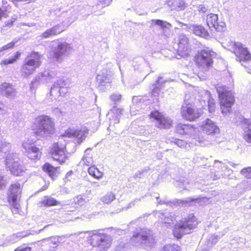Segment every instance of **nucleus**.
I'll list each match as a JSON object with an SVG mask.
<instances>
[{"label":"nucleus","mask_w":251,"mask_h":251,"mask_svg":"<svg viewBox=\"0 0 251 251\" xmlns=\"http://www.w3.org/2000/svg\"><path fill=\"white\" fill-rule=\"evenodd\" d=\"M50 13L52 17L61 22L59 25L64 28V30L74 23L77 17V12L74 9L61 11L60 8H56L52 10Z\"/></svg>","instance_id":"nucleus-7"},{"label":"nucleus","mask_w":251,"mask_h":251,"mask_svg":"<svg viewBox=\"0 0 251 251\" xmlns=\"http://www.w3.org/2000/svg\"><path fill=\"white\" fill-rule=\"evenodd\" d=\"M149 169L148 168H145L142 171H138L135 175V177H140L141 176L143 175L144 173H147Z\"/></svg>","instance_id":"nucleus-59"},{"label":"nucleus","mask_w":251,"mask_h":251,"mask_svg":"<svg viewBox=\"0 0 251 251\" xmlns=\"http://www.w3.org/2000/svg\"><path fill=\"white\" fill-rule=\"evenodd\" d=\"M21 53L19 51H17L15 56L12 57H9L8 58L3 60L1 62V64L8 65L9 64H12L15 62L20 57Z\"/></svg>","instance_id":"nucleus-38"},{"label":"nucleus","mask_w":251,"mask_h":251,"mask_svg":"<svg viewBox=\"0 0 251 251\" xmlns=\"http://www.w3.org/2000/svg\"><path fill=\"white\" fill-rule=\"evenodd\" d=\"M150 117L156 120L155 126L159 128H170L173 126V121L171 119L166 118L159 111L155 110L152 111Z\"/></svg>","instance_id":"nucleus-14"},{"label":"nucleus","mask_w":251,"mask_h":251,"mask_svg":"<svg viewBox=\"0 0 251 251\" xmlns=\"http://www.w3.org/2000/svg\"><path fill=\"white\" fill-rule=\"evenodd\" d=\"M6 181L4 179L3 177L0 175V190L5 188Z\"/></svg>","instance_id":"nucleus-54"},{"label":"nucleus","mask_w":251,"mask_h":251,"mask_svg":"<svg viewBox=\"0 0 251 251\" xmlns=\"http://www.w3.org/2000/svg\"><path fill=\"white\" fill-rule=\"evenodd\" d=\"M13 21H11L10 23H8L6 25H7V26H10L12 24H13Z\"/></svg>","instance_id":"nucleus-64"},{"label":"nucleus","mask_w":251,"mask_h":251,"mask_svg":"<svg viewBox=\"0 0 251 251\" xmlns=\"http://www.w3.org/2000/svg\"><path fill=\"white\" fill-rule=\"evenodd\" d=\"M33 128L37 137H47L54 132V121L48 116H38L36 118Z\"/></svg>","instance_id":"nucleus-1"},{"label":"nucleus","mask_w":251,"mask_h":251,"mask_svg":"<svg viewBox=\"0 0 251 251\" xmlns=\"http://www.w3.org/2000/svg\"><path fill=\"white\" fill-rule=\"evenodd\" d=\"M48 241H50V242L55 245V247H53V248H56L58 245V239L56 238L55 237H50V239H48Z\"/></svg>","instance_id":"nucleus-57"},{"label":"nucleus","mask_w":251,"mask_h":251,"mask_svg":"<svg viewBox=\"0 0 251 251\" xmlns=\"http://www.w3.org/2000/svg\"><path fill=\"white\" fill-rule=\"evenodd\" d=\"M183 118L187 120L194 121L199 118L202 114V111L191 106H183L181 111Z\"/></svg>","instance_id":"nucleus-16"},{"label":"nucleus","mask_w":251,"mask_h":251,"mask_svg":"<svg viewBox=\"0 0 251 251\" xmlns=\"http://www.w3.org/2000/svg\"><path fill=\"white\" fill-rule=\"evenodd\" d=\"M189 184V182L186 180L183 181H176V185L180 188H182L183 189H186L187 185Z\"/></svg>","instance_id":"nucleus-49"},{"label":"nucleus","mask_w":251,"mask_h":251,"mask_svg":"<svg viewBox=\"0 0 251 251\" xmlns=\"http://www.w3.org/2000/svg\"><path fill=\"white\" fill-rule=\"evenodd\" d=\"M55 85L57 86H58L59 88H63L65 85V81L61 78H59L57 81L55 82Z\"/></svg>","instance_id":"nucleus-53"},{"label":"nucleus","mask_w":251,"mask_h":251,"mask_svg":"<svg viewBox=\"0 0 251 251\" xmlns=\"http://www.w3.org/2000/svg\"><path fill=\"white\" fill-rule=\"evenodd\" d=\"M39 203L45 206H51L59 204L60 202L56 201L53 198L45 196L44 199L40 201Z\"/></svg>","instance_id":"nucleus-32"},{"label":"nucleus","mask_w":251,"mask_h":251,"mask_svg":"<svg viewBox=\"0 0 251 251\" xmlns=\"http://www.w3.org/2000/svg\"><path fill=\"white\" fill-rule=\"evenodd\" d=\"M88 172L90 175L96 178H100L102 176V173L94 166L89 167Z\"/></svg>","instance_id":"nucleus-35"},{"label":"nucleus","mask_w":251,"mask_h":251,"mask_svg":"<svg viewBox=\"0 0 251 251\" xmlns=\"http://www.w3.org/2000/svg\"><path fill=\"white\" fill-rule=\"evenodd\" d=\"M197 10L201 13L204 14L208 10V6L204 4H200L197 6Z\"/></svg>","instance_id":"nucleus-47"},{"label":"nucleus","mask_w":251,"mask_h":251,"mask_svg":"<svg viewBox=\"0 0 251 251\" xmlns=\"http://www.w3.org/2000/svg\"><path fill=\"white\" fill-rule=\"evenodd\" d=\"M174 143L176 145H177L180 148L184 147L186 145L185 141L180 139H175Z\"/></svg>","instance_id":"nucleus-51"},{"label":"nucleus","mask_w":251,"mask_h":251,"mask_svg":"<svg viewBox=\"0 0 251 251\" xmlns=\"http://www.w3.org/2000/svg\"><path fill=\"white\" fill-rule=\"evenodd\" d=\"M58 167H54L48 163H45L43 166V170L46 172L49 176L54 179L58 174Z\"/></svg>","instance_id":"nucleus-30"},{"label":"nucleus","mask_w":251,"mask_h":251,"mask_svg":"<svg viewBox=\"0 0 251 251\" xmlns=\"http://www.w3.org/2000/svg\"><path fill=\"white\" fill-rule=\"evenodd\" d=\"M89 237L91 245L97 247L100 251H106L110 246L112 241L110 236L100 230L90 232Z\"/></svg>","instance_id":"nucleus-5"},{"label":"nucleus","mask_w":251,"mask_h":251,"mask_svg":"<svg viewBox=\"0 0 251 251\" xmlns=\"http://www.w3.org/2000/svg\"><path fill=\"white\" fill-rule=\"evenodd\" d=\"M215 53L208 49L202 50L196 58L198 66L204 71L208 70L213 63L212 58Z\"/></svg>","instance_id":"nucleus-9"},{"label":"nucleus","mask_w":251,"mask_h":251,"mask_svg":"<svg viewBox=\"0 0 251 251\" xmlns=\"http://www.w3.org/2000/svg\"><path fill=\"white\" fill-rule=\"evenodd\" d=\"M123 111V109L118 108L116 106H114L113 108L111 110V113L116 115L115 123L119 122V118L118 117L122 114Z\"/></svg>","instance_id":"nucleus-39"},{"label":"nucleus","mask_w":251,"mask_h":251,"mask_svg":"<svg viewBox=\"0 0 251 251\" xmlns=\"http://www.w3.org/2000/svg\"><path fill=\"white\" fill-rule=\"evenodd\" d=\"M166 81L164 80H162V78L161 79V80L160 81V83H159V85H158V86L160 87H162L163 85L165 83Z\"/></svg>","instance_id":"nucleus-62"},{"label":"nucleus","mask_w":251,"mask_h":251,"mask_svg":"<svg viewBox=\"0 0 251 251\" xmlns=\"http://www.w3.org/2000/svg\"><path fill=\"white\" fill-rule=\"evenodd\" d=\"M140 201L141 199H135L133 201H131L128 204L126 208L128 209L132 207L133 206L135 205L136 203L139 202Z\"/></svg>","instance_id":"nucleus-55"},{"label":"nucleus","mask_w":251,"mask_h":251,"mask_svg":"<svg viewBox=\"0 0 251 251\" xmlns=\"http://www.w3.org/2000/svg\"><path fill=\"white\" fill-rule=\"evenodd\" d=\"M207 94V98L208 100V109L210 113H212L214 111L215 108V103L214 102V100L210 98V95L209 93L208 92H206Z\"/></svg>","instance_id":"nucleus-40"},{"label":"nucleus","mask_w":251,"mask_h":251,"mask_svg":"<svg viewBox=\"0 0 251 251\" xmlns=\"http://www.w3.org/2000/svg\"><path fill=\"white\" fill-rule=\"evenodd\" d=\"M163 251H181L180 247L177 245H168L164 247Z\"/></svg>","instance_id":"nucleus-42"},{"label":"nucleus","mask_w":251,"mask_h":251,"mask_svg":"<svg viewBox=\"0 0 251 251\" xmlns=\"http://www.w3.org/2000/svg\"><path fill=\"white\" fill-rule=\"evenodd\" d=\"M89 151V149H87L86 150H85V154L84 155L82 159V163L87 166L91 165L93 163L92 157H91V156L89 155L87 153Z\"/></svg>","instance_id":"nucleus-37"},{"label":"nucleus","mask_w":251,"mask_h":251,"mask_svg":"<svg viewBox=\"0 0 251 251\" xmlns=\"http://www.w3.org/2000/svg\"><path fill=\"white\" fill-rule=\"evenodd\" d=\"M60 88H59L58 87L55 86V85H53L52 87H51L50 89V95L55 97L59 93L60 94Z\"/></svg>","instance_id":"nucleus-46"},{"label":"nucleus","mask_w":251,"mask_h":251,"mask_svg":"<svg viewBox=\"0 0 251 251\" xmlns=\"http://www.w3.org/2000/svg\"><path fill=\"white\" fill-rule=\"evenodd\" d=\"M242 124L244 129L243 138L247 142L251 143V119H244Z\"/></svg>","instance_id":"nucleus-27"},{"label":"nucleus","mask_w":251,"mask_h":251,"mask_svg":"<svg viewBox=\"0 0 251 251\" xmlns=\"http://www.w3.org/2000/svg\"><path fill=\"white\" fill-rule=\"evenodd\" d=\"M198 224L197 218L193 214H190L182 219L179 225L175 226L173 230L174 234L176 238H180L183 235L190 233Z\"/></svg>","instance_id":"nucleus-4"},{"label":"nucleus","mask_w":251,"mask_h":251,"mask_svg":"<svg viewBox=\"0 0 251 251\" xmlns=\"http://www.w3.org/2000/svg\"><path fill=\"white\" fill-rule=\"evenodd\" d=\"M229 164H230L231 166H232V167H235L236 165H238V164H235V163H233V162H231L229 163Z\"/></svg>","instance_id":"nucleus-63"},{"label":"nucleus","mask_w":251,"mask_h":251,"mask_svg":"<svg viewBox=\"0 0 251 251\" xmlns=\"http://www.w3.org/2000/svg\"><path fill=\"white\" fill-rule=\"evenodd\" d=\"M176 131L181 134L191 135L194 133L195 128L190 125L179 124L176 127Z\"/></svg>","instance_id":"nucleus-28"},{"label":"nucleus","mask_w":251,"mask_h":251,"mask_svg":"<svg viewBox=\"0 0 251 251\" xmlns=\"http://www.w3.org/2000/svg\"><path fill=\"white\" fill-rule=\"evenodd\" d=\"M22 193L21 185L18 182L12 184L8 191V200L12 205L15 212L17 211L20 207L18 200L20 199Z\"/></svg>","instance_id":"nucleus-8"},{"label":"nucleus","mask_w":251,"mask_h":251,"mask_svg":"<svg viewBox=\"0 0 251 251\" xmlns=\"http://www.w3.org/2000/svg\"><path fill=\"white\" fill-rule=\"evenodd\" d=\"M10 145L9 143H7L4 140H0V152H2L6 153L8 151Z\"/></svg>","instance_id":"nucleus-41"},{"label":"nucleus","mask_w":251,"mask_h":251,"mask_svg":"<svg viewBox=\"0 0 251 251\" xmlns=\"http://www.w3.org/2000/svg\"><path fill=\"white\" fill-rule=\"evenodd\" d=\"M51 153L52 158L60 164H62L67 159V156L65 153L64 146H59L58 143H54L51 150Z\"/></svg>","instance_id":"nucleus-18"},{"label":"nucleus","mask_w":251,"mask_h":251,"mask_svg":"<svg viewBox=\"0 0 251 251\" xmlns=\"http://www.w3.org/2000/svg\"><path fill=\"white\" fill-rule=\"evenodd\" d=\"M6 165L14 175L21 176L25 172L24 168L20 165L18 161H13L10 158V156L6 159Z\"/></svg>","instance_id":"nucleus-20"},{"label":"nucleus","mask_w":251,"mask_h":251,"mask_svg":"<svg viewBox=\"0 0 251 251\" xmlns=\"http://www.w3.org/2000/svg\"><path fill=\"white\" fill-rule=\"evenodd\" d=\"M115 199V195L112 192H109L102 197L100 200L102 202L105 204H109L110 203Z\"/></svg>","instance_id":"nucleus-36"},{"label":"nucleus","mask_w":251,"mask_h":251,"mask_svg":"<svg viewBox=\"0 0 251 251\" xmlns=\"http://www.w3.org/2000/svg\"><path fill=\"white\" fill-rule=\"evenodd\" d=\"M88 134V130L85 128L80 130L69 128L65 132L63 136L69 138H76L77 142L80 144L85 139Z\"/></svg>","instance_id":"nucleus-19"},{"label":"nucleus","mask_w":251,"mask_h":251,"mask_svg":"<svg viewBox=\"0 0 251 251\" xmlns=\"http://www.w3.org/2000/svg\"><path fill=\"white\" fill-rule=\"evenodd\" d=\"M122 98L121 94L118 93H114L110 96V100L114 102V104H116L117 102H119Z\"/></svg>","instance_id":"nucleus-43"},{"label":"nucleus","mask_w":251,"mask_h":251,"mask_svg":"<svg viewBox=\"0 0 251 251\" xmlns=\"http://www.w3.org/2000/svg\"><path fill=\"white\" fill-rule=\"evenodd\" d=\"M17 91L11 84L3 83L0 86V94L7 98H14L17 95Z\"/></svg>","instance_id":"nucleus-22"},{"label":"nucleus","mask_w":251,"mask_h":251,"mask_svg":"<svg viewBox=\"0 0 251 251\" xmlns=\"http://www.w3.org/2000/svg\"><path fill=\"white\" fill-rule=\"evenodd\" d=\"M236 55L237 60L240 62L246 61L251 59V56L247 48L239 42L234 43L230 49Z\"/></svg>","instance_id":"nucleus-11"},{"label":"nucleus","mask_w":251,"mask_h":251,"mask_svg":"<svg viewBox=\"0 0 251 251\" xmlns=\"http://www.w3.org/2000/svg\"><path fill=\"white\" fill-rule=\"evenodd\" d=\"M240 174L246 177H251V167L242 169Z\"/></svg>","instance_id":"nucleus-44"},{"label":"nucleus","mask_w":251,"mask_h":251,"mask_svg":"<svg viewBox=\"0 0 251 251\" xmlns=\"http://www.w3.org/2000/svg\"><path fill=\"white\" fill-rule=\"evenodd\" d=\"M55 71L46 70L43 72L39 73L35 77V80L41 82H49L57 75Z\"/></svg>","instance_id":"nucleus-23"},{"label":"nucleus","mask_w":251,"mask_h":251,"mask_svg":"<svg viewBox=\"0 0 251 251\" xmlns=\"http://www.w3.org/2000/svg\"><path fill=\"white\" fill-rule=\"evenodd\" d=\"M97 83L100 90H103V87L106 86L112 80V76L109 71L103 70L97 77Z\"/></svg>","instance_id":"nucleus-21"},{"label":"nucleus","mask_w":251,"mask_h":251,"mask_svg":"<svg viewBox=\"0 0 251 251\" xmlns=\"http://www.w3.org/2000/svg\"><path fill=\"white\" fill-rule=\"evenodd\" d=\"M201 128L204 132L209 135L216 134L219 132V129L216 124L208 119L203 122Z\"/></svg>","instance_id":"nucleus-24"},{"label":"nucleus","mask_w":251,"mask_h":251,"mask_svg":"<svg viewBox=\"0 0 251 251\" xmlns=\"http://www.w3.org/2000/svg\"><path fill=\"white\" fill-rule=\"evenodd\" d=\"M156 217L159 218L161 221L165 224H170L175 220V214L173 212L165 211L164 212L156 211L154 212Z\"/></svg>","instance_id":"nucleus-25"},{"label":"nucleus","mask_w":251,"mask_h":251,"mask_svg":"<svg viewBox=\"0 0 251 251\" xmlns=\"http://www.w3.org/2000/svg\"><path fill=\"white\" fill-rule=\"evenodd\" d=\"M161 78L162 76H159L157 80L156 81V83L152 85L153 88L151 91V96L153 97H157L160 94L161 87L158 86V85H159Z\"/></svg>","instance_id":"nucleus-34"},{"label":"nucleus","mask_w":251,"mask_h":251,"mask_svg":"<svg viewBox=\"0 0 251 251\" xmlns=\"http://www.w3.org/2000/svg\"><path fill=\"white\" fill-rule=\"evenodd\" d=\"M198 200L197 199H193L191 198H187L185 200H177L175 203V204L179 205H185V206H191L193 205L195 201Z\"/></svg>","instance_id":"nucleus-33"},{"label":"nucleus","mask_w":251,"mask_h":251,"mask_svg":"<svg viewBox=\"0 0 251 251\" xmlns=\"http://www.w3.org/2000/svg\"><path fill=\"white\" fill-rule=\"evenodd\" d=\"M7 10L3 6L0 8V20L2 17H6L7 16Z\"/></svg>","instance_id":"nucleus-56"},{"label":"nucleus","mask_w":251,"mask_h":251,"mask_svg":"<svg viewBox=\"0 0 251 251\" xmlns=\"http://www.w3.org/2000/svg\"><path fill=\"white\" fill-rule=\"evenodd\" d=\"M220 101L221 109L223 114H226L231 109L234 103V97L231 91L225 86L216 87Z\"/></svg>","instance_id":"nucleus-6"},{"label":"nucleus","mask_w":251,"mask_h":251,"mask_svg":"<svg viewBox=\"0 0 251 251\" xmlns=\"http://www.w3.org/2000/svg\"><path fill=\"white\" fill-rule=\"evenodd\" d=\"M179 24L181 25V27L184 26L183 29L189 32H192L196 35L204 38H208L209 37L208 31L201 25H196L194 24L188 25L181 22H179Z\"/></svg>","instance_id":"nucleus-17"},{"label":"nucleus","mask_w":251,"mask_h":251,"mask_svg":"<svg viewBox=\"0 0 251 251\" xmlns=\"http://www.w3.org/2000/svg\"><path fill=\"white\" fill-rule=\"evenodd\" d=\"M155 198L156 199L157 204H168V202L166 201H161L159 199V194H157V196H155Z\"/></svg>","instance_id":"nucleus-60"},{"label":"nucleus","mask_w":251,"mask_h":251,"mask_svg":"<svg viewBox=\"0 0 251 251\" xmlns=\"http://www.w3.org/2000/svg\"><path fill=\"white\" fill-rule=\"evenodd\" d=\"M22 147L25 155L31 160L39 159L41 156V152L31 142L28 140L23 143Z\"/></svg>","instance_id":"nucleus-13"},{"label":"nucleus","mask_w":251,"mask_h":251,"mask_svg":"<svg viewBox=\"0 0 251 251\" xmlns=\"http://www.w3.org/2000/svg\"><path fill=\"white\" fill-rule=\"evenodd\" d=\"M85 202V199L83 198L82 196H78L75 200V202L77 203L79 205H82Z\"/></svg>","instance_id":"nucleus-50"},{"label":"nucleus","mask_w":251,"mask_h":251,"mask_svg":"<svg viewBox=\"0 0 251 251\" xmlns=\"http://www.w3.org/2000/svg\"><path fill=\"white\" fill-rule=\"evenodd\" d=\"M249 179L244 180L242 182V184L244 185V188L245 190H249L251 189V177H248Z\"/></svg>","instance_id":"nucleus-48"},{"label":"nucleus","mask_w":251,"mask_h":251,"mask_svg":"<svg viewBox=\"0 0 251 251\" xmlns=\"http://www.w3.org/2000/svg\"><path fill=\"white\" fill-rule=\"evenodd\" d=\"M130 242L135 246L152 247L155 244L156 237L152 230L144 228L134 232L131 238Z\"/></svg>","instance_id":"nucleus-2"},{"label":"nucleus","mask_w":251,"mask_h":251,"mask_svg":"<svg viewBox=\"0 0 251 251\" xmlns=\"http://www.w3.org/2000/svg\"><path fill=\"white\" fill-rule=\"evenodd\" d=\"M112 0H100L98 4H100L102 7H105L109 5Z\"/></svg>","instance_id":"nucleus-52"},{"label":"nucleus","mask_w":251,"mask_h":251,"mask_svg":"<svg viewBox=\"0 0 251 251\" xmlns=\"http://www.w3.org/2000/svg\"><path fill=\"white\" fill-rule=\"evenodd\" d=\"M64 31V28L60 25H56L43 32L41 35L42 38L47 39L57 35Z\"/></svg>","instance_id":"nucleus-26"},{"label":"nucleus","mask_w":251,"mask_h":251,"mask_svg":"<svg viewBox=\"0 0 251 251\" xmlns=\"http://www.w3.org/2000/svg\"><path fill=\"white\" fill-rule=\"evenodd\" d=\"M31 248L29 247H20L17 248L14 251H31Z\"/></svg>","instance_id":"nucleus-58"},{"label":"nucleus","mask_w":251,"mask_h":251,"mask_svg":"<svg viewBox=\"0 0 251 251\" xmlns=\"http://www.w3.org/2000/svg\"><path fill=\"white\" fill-rule=\"evenodd\" d=\"M211 237L212 238V239L213 238V240H214L213 241H212V244H216L218 240L217 236L213 235L211 236Z\"/></svg>","instance_id":"nucleus-61"},{"label":"nucleus","mask_w":251,"mask_h":251,"mask_svg":"<svg viewBox=\"0 0 251 251\" xmlns=\"http://www.w3.org/2000/svg\"><path fill=\"white\" fill-rule=\"evenodd\" d=\"M177 59L188 56L191 51L188 37L184 34H180L178 37Z\"/></svg>","instance_id":"nucleus-10"},{"label":"nucleus","mask_w":251,"mask_h":251,"mask_svg":"<svg viewBox=\"0 0 251 251\" xmlns=\"http://www.w3.org/2000/svg\"><path fill=\"white\" fill-rule=\"evenodd\" d=\"M206 23L211 31L215 30L218 32H223L225 30L226 24L225 22H218V15L210 13L206 17Z\"/></svg>","instance_id":"nucleus-15"},{"label":"nucleus","mask_w":251,"mask_h":251,"mask_svg":"<svg viewBox=\"0 0 251 251\" xmlns=\"http://www.w3.org/2000/svg\"><path fill=\"white\" fill-rule=\"evenodd\" d=\"M72 51L70 45L66 42H59L52 50L53 56L57 61H61L63 56H68Z\"/></svg>","instance_id":"nucleus-12"},{"label":"nucleus","mask_w":251,"mask_h":251,"mask_svg":"<svg viewBox=\"0 0 251 251\" xmlns=\"http://www.w3.org/2000/svg\"><path fill=\"white\" fill-rule=\"evenodd\" d=\"M15 43L16 42L13 41L0 48V52L3 51H5L10 49H12L14 47Z\"/></svg>","instance_id":"nucleus-45"},{"label":"nucleus","mask_w":251,"mask_h":251,"mask_svg":"<svg viewBox=\"0 0 251 251\" xmlns=\"http://www.w3.org/2000/svg\"><path fill=\"white\" fill-rule=\"evenodd\" d=\"M157 25L160 26L162 30V33L166 36H167V31L169 28L171 26V25L169 23L163 21L161 20H152L151 21V26Z\"/></svg>","instance_id":"nucleus-29"},{"label":"nucleus","mask_w":251,"mask_h":251,"mask_svg":"<svg viewBox=\"0 0 251 251\" xmlns=\"http://www.w3.org/2000/svg\"><path fill=\"white\" fill-rule=\"evenodd\" d=\"M167 4L172 10L179 11L185 8V3L183 0H169Z\"/></svg>","instance_id":"nucleus-31"},{"label":"nucleus","mask_w":251,"mask_h":251,"mask_svg":"<svg viewBox=\"0 0 251 251\" xmlns=\"http://www.w3.org/2000/svg\"><path fill=\"white\" fill-rule=\"evenodd\" d=\"M41 55L38 52H30L25 59L21 68V74L24 77H27L33 74L41 65Z\"/></svg>","instance_id":"nucleus-3"}]
</instances>
